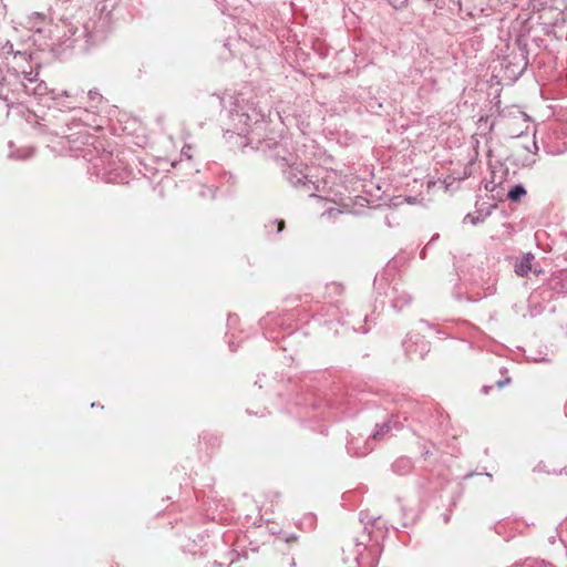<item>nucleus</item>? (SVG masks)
Masks as SVG:
<instances>
[{"mask_svg": "<svg viewBox=\"0 0 567 567\" xmlns=\"http://www.w3.org/2000/svg\"><path fill=\"white\" fill-rule=\"evenodd\" d=\"M529 0H511V7L522 8L525 7L529 8Z\"/></svg>", "mask_w": 567, "mask_h": 567, "instance_id": "9d476101", "label": "nucleus"}, {"mask_svg": "<svg viewBox=\"0 0 567 567\" xmlns=\"http://www.w3.org/2000/svg\"><path fill=\"white\" fill-rule=\"evenodd\" d=\"M494 188H495V185L493 183H488V184L485 185V189L486 190L493 192Z\"/></svg>", "mask_w": 567, "mask_h": 567, "instance_id": "6ab92c4d", "label": "nucleus"}, {"mask_svg": "<svg viewBox=\"0 0 567 567\" xmlns=\"http://www.w3.org/2000/svg\"><path fill=\"white\" fill-rule=\"evenodd\" d=\"M271 225H277V234L281 233L285 228V220L282 219H277L275 221L271 223Z\"/></svg>", "mask_w": 567, "mask_h": 567, "instance_id": "f8f14e48", "label": "nucleus"}, {"mask_svg": "<svg viewBox=\"0 0 567 567\" xmlns=\"http://www.w3.org/2000/svg\"><path fill=\"white\" fill-rule=\"evenodd\" d=\"M511 381H512V379H511L509 377H507V378H505V379H503V380H498V381L496 382V386H497V388H499V389H502V388H504L505 385L509 384V383H511Z\"/></svg>", "mask_w": 567, "mask_h": 567, "instance_id": "ddd939ff", "label": "nucleus"}, {"mask_svg": "<svg viewBox=\"0 0 567 567\" xmlns=\"http://www.w3.org/2000/svg\"><path fill=\"white\" fill-rule=\"evenodd\" d=\"M405 353L413 359L415 355L423 358L424 353L429 351V343L423 340V337L415 333H409L403 341Z\"/></svg>", "mask_w": 567, "mask_h": 567, "instance_id": "7ed1b4c3", "label": "nucleus"}, {"mask_svg": "<svg viewBox=\"0 0 567 567\" xmlns=\"http://www.w3.org/2000/svg\"><path fill=\"white\" fill-rule=\"evenodd\" d=\"M533 567H555V566L550 563L542 560V561H535Z\"/></svg>", "mask_w": 567, "mask_h": 567, "instance_id": "2eb2a0df", "label": "nucleus"}, {"mask_svg": "<svg viewBox=\"0 0 567 567\" xmlns=\"http://www.w3.org/2000/svg\"><path fill=\"white\" fill-rule=\"evenodd\" d=\"M412 302V297L406 292L398 293L392 299V307L398 311H402L404 307L410 306Z\"/></svg>", "mask_w": 567, "mask_h": 567, "instance_id": "6e6552de", "label": "nucleus"}, {"mask_svg": "<svg viewBox=\"0 0 567 567\" xmlns=\"http://www.w3.org/2000/svg\"><path fill=\"white\" fill-rule=\"evenodd\" d=\"M491 1H492L491 6L502 4V6L511 7V0H491Z\"/></svg>", "mask_w": 567, "mask_h": 567, "instance_id": "4468645a", "label": "nucleus"}, {"mask_svg": "<svg viewBox=\"0 0 567 567\" xmlns=\"http://www.w3.org/2000/svg\"><path fill=\"white\" fill-rule=\"evenodd\" d=\"M526 195V189L524 187L523 184H516L515 186H513L508 193H507V198L511 200V202H519L522 197H524Z\"/></svg>", "mask_w": 567, "mask_h": 567, "instance_id": "1a4fd4ad", "label": "nucleus"}, {"mask_svg": "<svg viewBox=\"0 0 567 567\" xmlns=\"http://www.w3.org/2000/svg\"><path fill=\"white\" fill-rule=\"evenodd\" d=\"M565 472H566V474H567V467L565 468Z\"/></svg>", "mask_w": 567, "mask_h": 567, "instance_id": "b1692460", "label": "nucleus"}, {"mask_svg": "<svg viewBox=\"0 0 567 567\" xmlns=\"http://www.w3.org/2000/svg\"><path fill=\"white\" fill-rule=\"evenodd\" d=\"M529 1H530L529 8H532L533 10H537V11L549 9V10L558 11L560 13L563 10V7H564V0H529Z\"/></svg>", "mask_w": 567, "mask_h": 567, "instance_id": "39448f33", "label": "nucleus"}, {"mask_svg": "<svg viewBox=\"0 0 567 567\" xmlns=\"http://www.w3.org/2000/svg\"><path fill=\"white\" fill-rule=\"evenodd\" d=\"M296 539H297L296 536L291 535V536L286 538V543H290V542L296 540Z\"/></svg>", "mask_w": 567, "mask_h": 567, "instance_id": "aec40b11", "label": "nucleus"}, {"mask_svg": "<svg viewBox=\"0 0 567 567\" xmlns=\"http://www.w3.org/2000/svg\"><path fill=\"white\" fill-rule=\"evenodd\" d=\"M422 455L424 457H427L430 455V451L427 449H424L423 452H422Z\"/></svg>", "mask_w": 567, "mask_h": 567, "instance_id": "412c9836", "label": "nucleus"}, {"mask_svg": "<svg viewBox=\"0 0 567 567\" xmlns=\"http://www.w3.org/2000/svg\"><path fill=\"white\" fill-rule=\"evenodd\" d=\"M403 424L396 415H391L382 424H377L371 437L375 441L384 440L392 430H401Z\"/></svg>", "mask_w": 567, "mask_h": 567, "instance_id": "20e7f679", "label": "nucleus"}, {"mask_svg": "<svg viewBox=\"0 0 567 567\" xmlns=\"http://www.w3.org/2000/svg\"><path fill=\"white\" fill-rule=\"evenodd\" d=\"M534 255L532 252L525 254L520 259L515 262V274L520 277H525L532 270V261Z\"/></svg>", "mask_w": 567, "mask_h": 567, "instance_id": "423d86ee", "label": "nucleus"}, {"mask_svg": "<svg viewBox=\"0 0 567 567\" xmlns=\"http://www.w3.org/2000/svg\"><path fill=\"white\" fill-rule=\"evenodd\" d=\"M528 66L526 45L518 43L517 50L511 51L502 60V69L508 80H517Z\"/></svg>", "mask_w": 567, "mask_h": 567, "instance_id": "f03ea898", "label": "nucleus"}, {"mask_svg": "<svg viewBox=\"0 0 567 567\" xmlns=\"http://www.w3.org/2000/svg\"><path fill=\"white\" fill-rule=\"evenodd\" d=\"M408 0H389V3L394 8L399 9L406 4Z\"/></svg>", "mask_w": 567, "mask_h": 567, "instance_id": "9b49d317", "label": "nucleus"}, {"mask_svg": "<svg viewBox=\"0 0 567 567\" xmlns=\"http://www.w3.org/2000/svg\"><path fill=\"white\" fill-rule=\"evenodd\" d=\"M329 216H336L338 214H341L342 212L339 209H330L327 212Z\"/></svg>", "mask_w": 567, "mask_h": 567, "instance_id": "f3484780", "label": "nucleus"}, {"mask_svg": "<svg viewBox=\"0 0 567 567\" xmlns=\"http://www.w3.org/2000/svg\"><path fill=\"white\" fill-rule=\"evenodd\" d=\"M261 526H256L254 533H260Z\"/></svg>", "mask_w": 567, "mask_h": 567, "instance_id": "5701e85b", "label": "nucleus"}, {"mask_svg": "<svg viewBox=\"0 0 567 567\" xmlns=\"http://www.w3.org/2000/svg\"><path fill=\"white\" fill-rule=\"evenodd\" d=\"M492 389H493V385H484L482 388V392L485 394H488Z\"/></svg>", "mask_w": 567, "mask_h": 567, "instance_id": "a211bd4d", "label": "nucleus"}, {"mask_svg": "<svg viewBox=\"0 0 567 567\" xmlns=\"http://www.w3.org/2000/svg\"><path fill=\"white\" fill-rule=\"evenodd\" d=\"M255 150L257 153H261L265 158L274 161L293 187L312 189L313 182L305 173L302 164H297L296 155L289 152L284 144L274 140L259 141Z\"/></svg>", "mask_w": 567, "mask_h": 567, "instance_id": "f257e3e1", "label": "nucleus"}, {"mask_svg": "<svg viewBox=\"0 0 567 567\" xmlns=\"http://www.w3.org/2000/svg\"><path fill=\"white\" fill-rule=\"evenodd\" d=\"M393 473L398 475H406L413 470V462L410 457H398L391 465Z\"/></svg>", "mask_w": 567, "mask_h": 567, "instance_id": "0eeeda50", "label": "nucleus"}, {"mask_svg": "<svg viewBox=\"0 0 567 567\" xmlns=\"http://www.w3.org/2000/svg\"><path fill=\"white\" fill-rule=\"evenodd\" d=\"M355 546L358 547V553L361 551L360 547L363 546V548H365V546L363 545V543H355Z\"/></svg>", "mask_w": 567, "mask_h": 567, "instance_id": "4be33fe9", "label": "nucleus"}, {"mask_svg": "<svg viewBox=\"0 0 567 567\" xmlns=\"http://www.w3.org/2000/svg\"><path fill=\"white\" fill-rule=\"evenodd\" d=\"M465 218L470 219L473 225H476V224L483 221V219H481L478 217H473L471 214L466 215Z\"/></svg>", "mask_w": 567, "mask_h": 567, "instance_id": "dca6fc26", "label": "nucleus"}]
</instances>
